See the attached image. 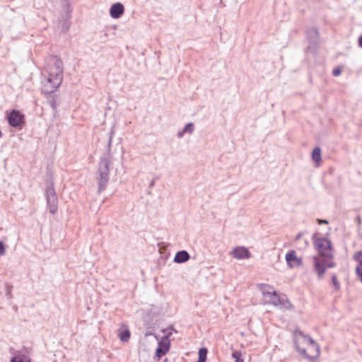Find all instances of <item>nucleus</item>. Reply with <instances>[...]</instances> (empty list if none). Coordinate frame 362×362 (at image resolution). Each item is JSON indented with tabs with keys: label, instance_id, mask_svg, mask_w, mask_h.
<instances>
[{
	"label": "nucleus",
	"instance_id": "1",
	"mask_svg": "<svg viewBox=\"0 0 362 362\" xmlns=\"http://www.w3.org/2000/svg\"><path fill=\"white\" fill-rule=\"evenodd\" d=\"M315 247L318 250L320 257L313 256L312 257L313 270L317 274L318 279H322L324 278L327 269L336 266V263L332 261L333 249L331 241L325 238L316 239Z\"/></svg>",
	"mask_w": 362,
	"mask_h": 362
},
{
	"label": "nucleus",
	"instance_id": "2",
	"mask_svg": "<svg viewBox=\"0 0 362 362\" xmlns=\"http://www.w3.org/2000/svg\"><path fill=\"white\" fill-rule=\"evenodd\" d=\"M48 78L45 83V93H52L63 80V62L57 57H52L47 67Z\"/></svg>",
	"mask_w": 362,
	"mask_h": 362
},
{
	"label": "nucleus",
	"instance_id": "3",
	"mask_svg": "<svg viewBox=\"0 0 362 362\" xmlns=\"http://www.w3.org/2000/svg\"><path fill=\"white\" fill-rule=\"evenodd\" d=\"M113 132H111L108 144L106 147V152L101 157L99 168H98V174L99 177H98V191L99 193L105 190L108 181H109V172H110V165L113 159V153L111 151V143L112 139Z\"/></svg>",
	"mask_w": 362,
	"mask_h": 362
},
{
	"label": "nucleus",
	"instance_id": "4",
	"mask_svg": "<svg viewBox=\"0 0 362 362\" xmlns=\"http://www.w3.org/2000/svg\"><path fill=\"white\" fill-rule=\"evenodd\" d=\"M295 346L298 351L307 358H314L320 354L319 345L309 336L300 330L294 332Z\"/></svg>",
	"mask_w": 362,
	"mask_h": 362
},
{
	"label": "nucleus",
	"instance_id": "5",
	"mask_svg": "<svg viewBox=\"0 0 362 362\" xmlns=\"http://www.w3.org/2000/svg\"><path fill=\"white\" fill-rule=\"evenodd\" d=\"M45 194L49 212L54 214L57 211L58 199L52 184L47 188Z\"/></svg>",
	"mask_w": 362,
	"mask_h": 362
},
{
	"label": "nucleus",
	"instance_id": "6",
	"mask_svg": "<svg viewBox=\"0 0 362 362\" xmlns=\"http://www.w3.org/2000/svg\"><path fill=\"white\" fill-rule=\"evenodd\" d=\"M286 263L290 268L299 267L303 264L301 257H298L296 255L295 250H291L288 252L285 257Z\"/></svg>",
	"mask_w": 362,
	"mask_h": 362
},
{
	"label": "nucleus",
	"instance_id": "7",
	"mask_svg": "<svg viewBox=\"0 0 362 362\" xmlns=\"http://www.w3.org/2000/svg\"><path fill=\"white\" fill-rule=\"evenodd\" d=\"M170 341L168 335L165 336L160 341L158 342V347L156 350V355L159 358L164 356L168 351Z\"/></svg>",
	"mask_w": 362,
	"mask_h": 362
},
{
	"label": "nucleus",
	"instance_id": "8",
	"mask_svg": "<svg viewBox=\"0 0 362 362\" xmlns=\"http://www.w3.org/2000/svg\"><path fill=\"white\" fill-rule=\"evenodd\" d=\"M230 255L237 259H248L250 257L249 250L245 247H235Z\"/></svg>",
	"mask_w": 362,
	"mask_h": 362
},
{
	"label": "nucleus",
	"instance_id": "9",
	"mask_svg": "<svg viewBox=\"0 0 362 362\" xmlns=\"http://www.w3.org/2000/svg\"><path fill=\"white\" fill-rule=\"evenodd\" d=\"M8 124L13 127H18L22 122L23 115L18 110H13L11 112L8 117Z\"/></svg>",
	"mask_w": 362,
	"mask_h": 362
},
{
	"label": "nucleus",
	"instance_id": "10",
	"mask_svg": "<svg viewBox=\"0 0 362 362\" xmlns=\"http://www.w3.org/2000/svg\"><path fill=\"white\" fill-rule=\"evenodd\" d=\"M124 12V7L121 3L112 4L110 9V15L112 18H119Z\"/></svg>",
	"mask_w": 362,
	"mask_h": 362
},
{
	"label": "nucleus",
	"instance_id": "11",
	"mask_svg": "<svg viewBox=\"0 0 362 362\" xmlns=\"http://www.w3.org/2000/svg\"><path fill=\"white\" fill-rule=\"evenodd\" d=\"M190 258L189 253L185 250H181L176 253L174 257V262L176 263H184Z\"/></svg>",
	"mask_w": 362,
	"mask_h": 362
},
{
	"label": "nucleus",
	"instance_id": "12",
	"mask_svg": "<svg viewBox=\"0 0 362 362\" xmlns=\"http://www.w3.org/2000/svg\"><path fill=\"white\" fill-rule=\"evenodd\" d=\"M118 336L119 337V339L122 341V342H127L129 341V338H130V332L128 329L127 327H125V326H122L119 329V334H118Z\"/></svg>",
	"mask_w": 362,
	"mask_h": 362
},
{
	"label": "nucleus",
	"instance_id": "13",
	"mask_svg": "<svg viewBox=\"0 0 362 362\" xmlns=\"http://www.w3.org/2000/svg\"><path fill=\"white\" fill-rule=\"evenodd\" d=\"M194 131V124L192 123L187 124L182 131H180L177 134L178 138H181L186 133L192 134Z\"/></svg>",
	"mask_w": 362,
	"mask_h": 362
},
{
	"label": "nucleus",
	"instance_id": "14",
	"mask_svg": "<svg viewBox=\"0 0 362 362\" xmlns=\"http://www.w3.org/2000/svg\"><path fill=\"white\" fill-rule=\"evenodd\" d=\"M308 37L312 42H315L318 38V32L317 28H310L308 30Z\"/></svg>",
	"mask_w": 362,
	"mask_h": 362
},
{
	"label": "nucleus",
	"instance_id": "15",
	"mask_svg": "<svg viewBox=\"0 0 362 362\" xmlns=\"http://www.w3.org/2000/svg\"><path fill=\"white\" fill-rule=\"evenodd\" d=\"M312 159L318 165L321 161V149L319 146L315 147L312 152Z\"/></svg>",
	"mask_w": 362,
	"mask_h": 362
},
{
	"label": "nucleus",
	"instance_id": "16",
	"mask_svg": "<svg viewBox=\"0 0 362 362\" xmlns=\"http://www.w3.org/2000/svg\"><path fill=\"white\" fill-rule=\"evenodd\" d=\"M50 95L47 99V102L49 104L50 107L53 110L54 112H57V100L55 95H51L52 93H49Z\"/></svg>",
	"mask_w": 362,
	"mask_h": 362
},
{
	"label": "nucleus",
	"instance_id": "17",
	"mask_svg": "<svg viewBox=\"0 0 362 362\" xmlns=\"http://www.w3.org/2000/svg\"><path fill=\"white\" fill-rule=\"evenodd\" d=\"M279 300L280 302L278 307L284 309H289L291 307V304L288 300V299L279 297Z\"/></svg>",
	"mask_w": 362,
	"mask_h": 362
},
{
	"label": "nucleus",
	"instance_id": "18",
	"mask_svg": "<svg viewBox=\"0 0 362 362\" xmlns=\"http://www.w3.org/2000/svg\"><path fill=\"white\" fill-rule=\"evenodd\" d=\"M272 296L273 297L271 298V299L269 300V303L274 306H279L280 300L279 296L277 295L276 291H273Z\"/></svg>",
	"mask_w": 362,
	"mask_h": 362
},
{
	"label": "nucleus",
	"instance_id": "19",
	"mask_svg": "<svg viewBox=\"0 0 362 362\" xmlns=\"http://www.w3.org/2000/svg\"><path fill=\"white\" fill-rule=\"evenodd\" d=\"M11 362H30V359L24 355H19L12 358Z\"/></svg>",
	"mask_w": 362,
	"mask_h": 362
},
{
	"label": "nucleus",
	"instance_id": "20",
	"mask_svg": "<svg viewBox=\"0 0 362 362\" xmlns=\"http://www.w3.org/2000/svg\"><path fill=\"white\" fill-rule=\"evenodd\" d=\"M259 287L264 296H267V293H269V291H271L272 290V288L267 284H259Z\"/></svg>",
	"mask_w": 362,
	"mask_h": 362
},
{
	"label": "nucleus",
	"instance_id": "21",
	"mask_svg": "<svg viewBox=\"0 0 362 362\" xmlns=\"http://www.w3.org/2000/svg\"><path fill=\"white\" fill-rule=\"evenodd\" d=\"M207 352H208L207 349L201 348L199 350V358L198 359L206 361Z\"/></svg>",
	"mask_w": 362,
	"mask_h": 362
},
{
	"label": "nucleus",
	"instance_id": "22",
	"mask_svg": "<svg viewBox=\"0 0 362 362\" xmlns=\"http://www.w3.org/2000/svg\"><path fill=\"white\" fill-rule=\"evenodd\" d=\"M354 259L358 262L360 266H362V251L357 252L354 256Z\"/></svg>",
	"mask_w": 362,
	"mask_h": 362
},
{
	"label": "nucleus",
	"instance_id": "23",
	"mask_svg": "<svg viewBox=\"0 0 362 362\" xmlns=\"http://www.w3.org/2000/svg\"><path fill=\"white\" fill-rule=\"evenodd\" d=\"M332 281L333 285L335 287V289L337 290V291L339 290L340 284H339V282L337 280L336 274H333L332 275Z\"/></svg>",
	"mask_w": 362,
	"mask_h": 362
},
{
	"label": "nucleus",
	"instance_id": "24",
	"mask_svg": "<svg viewBox=\"0 0 362 362\" xmlns=\"http://www.w3.org/2000/svg\"><path fill=\"white\" fill-rule=\"evenodd\" d=\"M240 353L238 351H235L232 354L233 358L235 359V362H243V360H240Z\"/></svg>",
	"mask_w": 362,
	"mask_h": 362
},
{
	"label": "nucleus",
	"instance_id": "25",
	"mask_svg": "<svg viewBox=\"0 0 362 362\" xmlns=\"http://www.w3.org/2000/svg\"><path fill=\"white\" fill-rule=\"evenodd\" d=\"M356 272L360 277V280L362 282V266L358 265L356 268Z\"/></svg>",
	"mask_w": 362,
	"mask_h": 362
},
{
	"label": "nucleus",
	"instance_id": "26",
	"mask_svg": "<svg viewBox=\"0 0 362 362\" xmlns=\"http://www.w3.org/2000/svg\"><path fill=\"white\" fill-rule=\"evenodd\" d=\"M6 253V247L2 241H0V256L4 255Z\"/></svg>",
	"mask_w": 362,
	"mask_h": 362
},
{
	"label": "nucleus",
	"instance_id": "27",
	"mask_svg": "<svg viewBox=\"0 0 362 362\" xmlns=\"http://www.w3.org/2000/svg\"><path fill=\"white\" fill-rule=\"evenodd\" d=\"M69 23L68 21L64 22V23L63 24V26H62L63 32H66L69 30Z\"/></svg>",
	"mask_w": 362,
	"mask_h": 362
},
{
	"label": "nucleus",
	"instance_id": "28",
	"mask_svg": "<svg viewBox=\"0 0 362 362\" xmlns=\"http://www.w3.org/2000/svg\"><path fill=\"white\" fill-rule=\"evenodd\" d=\"M340 74H341V69H339V68H337V69H334L333 70V71H332V74H333V76H337L340 75Z\"/></svg>",
	"mask_w": 362,
	"mask_h": 362
},
{
	"label": "nucleus",
	"instance_id": "29",
	"mask_svg": "<svg viewBox=\"0 0 362 362\" xmlns=\"http://www.w3.org/2000/svg\"><path fill=\"white\" fill-rule=\"evenodd\" d=\"M272 293H273V291L272 290L271 291H269V293H267V296H265L266 298H269V300L271 299V298H272Z\"/></svg>",
	"mask_w": 362,
	"mask_h": 362
},
{
	"label": "nucleus",
	"instance_id": "30",
	"mask_svg": "<svg viewBox=\"0 0 362 362\" xmlns=\"http://www.w3.org/2000/svg\"><path fill=\"white\" fill-rule=\"evenodd\" d=\"M317 221L320 224H323V223H328V221L327 220H322V219H317Z\"/></svg>",
	"mask_w": 362,
	"mask_h": 362
},
{
	"label": "nucleus",
	"instance_id": "31",
	"mask_svg": "<svg viewBox=\"0 0 362 362\" xmlns=\"http://www.w3.org/2000/svg\"><path fill=\"white\" fill-rule=\"evenodd\" d=\"M358 45L362 47V35L358 38Z\"/></svg>",
	"mask_w": 362,
	"mask_h": 362
},
{
	"label": "nucleus",
	"instance_id": "32",
	"mask_svg": "<svg viewBox=\"0 0 362 362\" xmlns=\"http://www.w3.org/2000/svg\"><path fill=\"white\" fill-rule=\"evenodd\" d=\"M301 236H302V233H298V234L296 235V240H299V239L301 238Z\"/></svg>",
	"mask_w": 362,
	"mask_h": 362
},
{
	"label": "nucleus",
	"instance_id": "33",
	"mask_svg": "<svg viewBox=\"0 0 362 362\" xmlns=\"http://www.w3.org/2000/svg\"><path fill=\"white\" fill-rule=\"evenodd\" d=\"M305 345H306V343H305V342H304L303 341H300V346H305Z\"/></svg>",
	"mask_w": 362,
	"mask_h": 362
},
{
	"label": "nucleus",
	"instance_id": "34",
	"mask_svg": "<svg viewBox=\"0 0 362 362\" xmlns=\"http://www.w3.org/2000/svg\"><path fill=\"white\" fill-rule=\"evenodd\" d=\"M152 332H147L146 334H145V337H148V336H150V335H152Z\"/></svg>",
	"mask_w": 362,
	"mask_h": 362
},
{
	"label": "nucleus",
	"instance_id": "35",
	"mask_svg": "<svg viewBox=\"0 0 362 362\" xmlns=\"http://www.w3.org/2000/svg\"><path fill=\"white\" fill-rule=\"evenodd\" d=\"M206 361H204V360H201V359H198V361L197 362H205Z\"/></svg>",
	"mask_w": 362,
	"mask_h": 362
}]
</instances>
